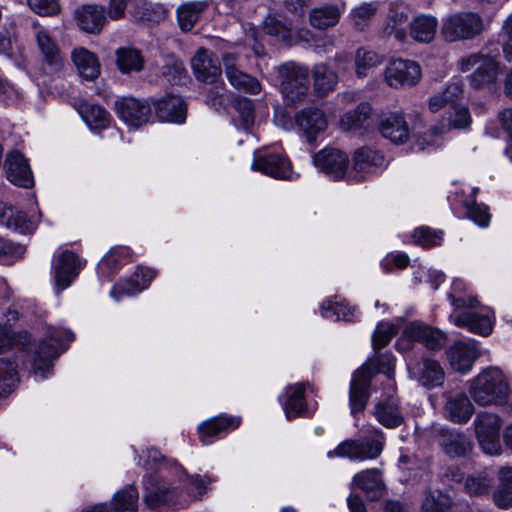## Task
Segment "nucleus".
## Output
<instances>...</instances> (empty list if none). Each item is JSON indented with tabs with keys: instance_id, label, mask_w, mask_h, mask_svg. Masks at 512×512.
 Segmentation results:
<instances>
[{
	"instance_id": "a19ab883",
	"label": "nucleus",
	"mask_w": 512,
	"mask_h": 512,
	"mask_svg": "<svg viewBox=\"0 0 512 512\" xmlns=\"http://www.w3.org/2000/svg\"><path fill=\"white\" fill-rule=\"evenodd\" d=\"M497 507L509 509L512 507V467L504 466L498 471V485L493 493Z\"/></svg>"
},
{
	"instance_id": "393cba45",
	"label": "nucleus",
	"mask_w": 512,
	"mask_h": 512,
	"mask_svg": "<svg viewBox=\"0 0 512 512\" xmlns=\"http://www.w3.org/2000/svg\"><path fill=\"white\" fill-rule=\"evenodd\" d=\"M40 216V212H37V215L27 216L24 212L12 206H0V225L20 234L33 233L36 230Z\"/></svg>"
},
{
	"instance_id": "603ef678",
	"label": "nucleus",
	"mask_w": 512,
	"mask_h": 512,
	"mask_svg": "<svg viewBox=\"0 0 512 512\" xmlns=\"http://www.w3.org/2000/svg\"><path fill=\"white\" fill-rule=\"evenodd\" d=\"M371 107L367 103L359 104L355 110L345 113L340 120V126L343 130H356L364 126L369 119Z\"/></svg>"
},
{
	"instance_id": "c9c22d12",
	"label": "nucleus",
	"mask_w": 512,
	"mask_h": 512,
	"mask_svg": "<svg viewBox=\"0 0 512 512\" xmlns=\"http://www.w3.org/2000/svg\"><path fill=\"white\" fill-rule=\"evenodd\" d=\"M438 27L436 17L430 14H419L409 22L410 37L419 43H430L434 40Z\"/></svg>"
},
{
	"instance_id": "69168bd1",
	"label": "nucleus",
	"mask_w": 512,
	"mask_h": 512,
	"mask_svg": "<svg viewBox=\"0 0 512 512\" xmlns=\"http://www.w3.org/2000/svg\"><path fill=\"white\" fill-rule=\"evenodd\" d=\"M29 340L26 331H18V333H9V331L1 330L0 332V354L12 349L16 345L25 346Z\"/></svg>"
},
{
	"instance_id": "58836bf2",
	"label": "nucleus",
	"mask_w": 512,
	"mask_h": 512,
	"mask_svg": "<svg viewBox=\"0 0 512 512\" xmlns=\"http://www.w3.org/2000/svg\"><path fill=\"white\" fill-rule=\"evenodd\" d=\"M353 483L362 490L369 500H377L383 495L384 484L378 469H367L353 477Z\"/></svg>"
},
{
	"instance_id": "f3484780",
	"label": "nucleus",
	"mask_w": 512,
	"mask_h": 512,
	"mask_svg": "<svg viewBox=\"0 0 512 512\" xmlns=\"http://www.w3.org/2000/svg\"><path fill=\"white\" fill-rule=\"evenodd\" d=\"M117 116L128 126L141 127L151 116V105L148 101L133 97H123L115 102Z\"/></svg>"
},
{
	"instance_id": "423d86ee",
	"label": "nucleus",
	"mask_w": 512,
	"mask_h": 512,
	"mask_svg": "<svg viewBox=\"0 0 512 512\" xmlns=\"http://www.w3.org/2000/svg\"><path fill=\"white\" fill-rule=\"evenodd\" d=\"M384 436L379 430L363 440L348 439L341 442L335 449L327 452L329 459L336 457L348 458L355 461L372 460L379 457L384 447Z\"/></svg>"
},
{
	"instance_id": "774afa93",
	"label": "nucleus",
	"mask_w": 512,
	"mask_h": 512,
	"mask_svg": "<svg viewBox=\"0 0 512 512\" xmlns=\"http://www.w3.org/2000/svg\"><path fill=\"white\" fill-rule=\"evenodd\" d=\"M29 7L41 16H52L59 11L58 0H27Z\"/></svg>"
},
{
	"instance_id": "13d9d810",
	"label": "nucleus",
	"mask_w": 512,
	"mask_h": 512,
	"mask_svg": "<svg viewBox=\"0 0 512 512\" xmlns=\"http://www.w3.org/2000/svg\"><path fill=\"white\" fill-rule=\"evenodd\" d=\"M450 499L440 491H430L427 493L423 504L422 512H448Z\"/></svg>"
},
{
	"instance_id": "0e129e2a",
	"label": "nucleus",
	"mask_w": 512,
	"mask_h": 512,
	"mask_svg": "<svg viewBox=\"0 0 512 512\" xmlns=\"http://www.w3.org/2000/svg\"><path fill=\"white\" fill-rule=\"evenodd\" d=\"M25 247L0 238V262L11 264L23 257Z\"/></svg>"
},
{
	"instance_id": "6e6552de",
	"label": "nucleus",
	"mask_w": 512,
	"mask_h": 512,
	"mask_svg": "<svg viewBox=\"0 0 512 512\" xmlns=\"http://www.w3.org/2000/svg\"><path fill=\"white\" fill-rule=\"evenodd\" d=\"M73 340L74 334L72 331L50 327L46 339L39 346L38 354L40 359H35L34 373L40 375L42 379L46 378L50 373V364L47 363V360L58 357L67 349L66 343H70Z\"/></svg>"
},
{
	"instance_id": "bb28decb",
	"label": "nucleus",
	"mask_w": 512,
	"mask_h": 512,
	"mask_svg": "<svg viewBox=\"0 0 512 512\" xmlns=\"http://www.w3.org/2000/svg\"><path fill=\"white\" fill-rule=\"evenodd\" d=\"M474 413V406L464 392L450 393L446 396L443 414L456 424L467 423Z\"/></svg>"
},
{
	"instance_id": "cd10ccee",
	"label": "nucleus",
	"mask_w": 512,
	"mask_h": 512,
	"mask_svg": "<svg viewBox=\"0 0 512 512\" xmlns=\"http://www.w3.org/2000/svg\"><path fill=\"white\" fill-rule=\"evenodd\" d=\"M304 392V384L297 383L287 386L284 393L279 395L278 399L282 404L285 416L288 420L298 416H310L312 414L306 407Z\"/></svg>"
},
{
	"instance_id": "4d7b16f0",
	"label": "nucleus",
	"mask_w": 512,
	"mask_h": 512,
	"mask_svg": "<svg viewBox=\"0 0 512 512\" xmlns=\"http://www.w3.org/2000/svg\"><path fill=\"white\" fill-rule=\"evenodd\" d=\"M463 206L466 209L468 218L479 227H487L490 223L491 215L489 209L484 204H478L473 199L465 200Z\"/></svg>"
},
{
	"instance_id": "5fc2aeb1",
	"label": "nucleus",
	"mask_w": 512,
	"mask_h": 512,
	"mask_svg": "<svg viewBox=\"0 0 512 512\" xmlns=\"http://www.w3.org/2000/svg\"><path fill=\"white\" fill-rule=\"evenodd\" d=\"M18 382L17 364L14 361L0 360V397L10 393Z\"/></svg>"
},
{
	"instance_id": "4be33fe9",
	"label": "nucleus",
	"mask_w": 512,
	"mask_h": 512,
	"mask_svg": "<svg viewBox=\"0 0 512 512\" xmlns=\"http://www.w3.org/2000/svg\"><path fill=\"white\" fill-rule=\"evenodd\" d=\"M5 171L7 179L15 185L30 188L34 184L33 173L29 162L27 158L17 150L7 154Z\"/></svg>"
},
{
	"instance_id": "a18cd8bd",
	"label": "nucleus",
	"mask_w": 512,
	"mask_h": 512,
	"mask_svg": "<svg viewBox=\"0 0 512 512\" xmlns=\"http://www.w3.org/2000/svg\"><path fill=\"white\" fill-rule=\"evenodd\" d=\"M342 11L336 5H325L314 8L309 13L310 24L317 29L324 30L335 26L341 17Z\"/></svg>"
},
{
	"instance_id": "ea45409f",
	"label": "nucleus",
	"mask_w": 512,
	"mask_h": 512,
	"mask_svg": "<svg viewBox=\"0 0 512 512\" xmlns=\"http://www.w3.org/2000/svg\"><path fill=\"white\" fill-rule=\"evenodd\" d=\"M311 73L313 88L318 96H326L335 89L338 83V75L327 64L319 63L314 65Z\"/></svg>"
},
{
	"instance_id": "aec40b11",
	"label": "nucleus",
	"mask_w": 512,
	"mask_h": 512,
	"mask_svg": "<svg viewBox=\"0 0 512 512\" xmlns=\"http://www.w3.org/2000/svg\"><path fill=\"white\" fill-rule=\"evenodd\" d=\"M348 162L347 155L335 148H324L313 156L314 166L335 180L345 176Z\"/></svg>"
},
{
	"instance_id": "a211bd4d",
	"label": "nucleus",
	"mask_w": 512,
	"mask_h": 512,
	"mask_svg": "<svg viewBox=\"0 0 512 512\" xmlns=\"http://www.w3.org/2000/svg\"><path fill=\"white\" fill-rule=\"evenodd\" d=\"M479 356L478 342L471 338L457 341L447 350L452 369L461 374L468 373Z\"/></svg>"
},
{
	"instance_id": "9b49d317",
	"label": "nucleus",
	"mask_w": 512,
	"mask_h": 512,
	"mask_svg": "<svg viewBox=\"0 0 512 512\" xmlns=\"http://www.w3.org/2000/svg\"><path fill=\"white\" fill-rule=\"evenodd\" d=\"M459 65L462 72L476 68L469 76V83L475 89L484 88L496 82L499 69L498 63L492 57L475 53L463 57Z\"/></svg>"
},
{
	"instance_id": "39448f33",
	"label": "nucleus",
	"mask_w": 512,
	"mask_h": 512,
	"mask_svg": "<svg viewBox=\"0 0 512 512\" xmlns=\"http://www.w3.org/2000/svg\"><path fill=\"white\" fill-rule=\"evenodd\" d=\"M276 72L283 96L293 104L303 102L309 90L308 67L295 62H286L278 66Z\"/></svg>"
},
{
	"instance_id": "0eeeda50",
	"label": "nucleus",
	"mask_w": 512,
	"mask_h": 512,
	"mask_svg": "<svg viewBox=\"0 0 512 512\" xmlns=\"http://www.w3.org/2000/svg\"><path fill=\"white\" fill-rule=\"evenodd\" d=\"M33 29L34 41L41 56V72L48 76L59 75L64 69L65 60L57 41L48 28L37 22L33 23Z\"/></svg>"
},
{
	"instance_id": "20e7f679",
	"label": "nucleus",
	"mask_w": 512,
	"mask_h": 512,
	"mask_svg": "<svg viewBox=\"0 0 512 512\" xmlns=\"http://www.w3.org/2000/svg\"><path fill=\"white\" fill-rule=\"evenodd\" d=\"M191 67L197 80L213 85L207 95V104L215 110L222 108L225 85L223 82H218L221 76L218 59L214 58L208 50L200 48L191 59Z\"/></svg>"
},
{
	"instance_id": "a878e982",
	"label": "nucleus",
	"mask_w": 512,
	"mask_h": 512,
	"mask_svg": "<svg viewBox=\"0 0 512 512\" xmlns=\"http://www.w3.org/2000/svg\"><path fill=\"white\" fill-rule=\"evenodd\" d=\"M77 26L84 32L98 34L106 24V10L101 5L86 4L78 7L74 12Z\"/></svg>"
},
{
	"instance_id": "37998d69",
	"label": "nucleus",
	"mask_w": 512,
	"mask_h": 512,
	"mask_svg": "<svg viewBox=\"0 0 512 512\" xmlns=\"http://www.w3.org/2000/svg\"><path fill=\"white\" fill-rule=\"evenodd\" d=\"M322 317L330 320L351 321L355 315V309L349 306L344 299L328 298L320 305Z\"/></svg>"
},
{
	"instance_id": "473e14b6",
	"label": "nucleus",
	"mask_w": 512,
	"mask_h": 512,
	"mask_svg": "<svg viewBox=\"0 0 512 512\" xmlns=\"http://www.w3.org/2000/svg\"><path fill=\"white\" fill-rule=\"evenodd\" d=\"M408 10L404 7L391 8L387 14L382 33L385 36H393L398 42L404 43L408 39L407 24Z\"/></svg>"
},
{
	"instance_id": "b1692460",
	"label": "nucleus",
	"mask_w": 512,
	"mask_h": 512,
	"mask_svg": "<svg viewBox=\"0 0 512 512\" xmlns=\"http://www.w3.org/2000/svg\"><path fill=\"white\" fill-rule=\"evenodd\" d=\"M222 60L226 77L235 89L250 94H257L261 91V84L255 77L236 68L237 57L235 54L225 53Z\"/></svg>"
},
{
	"instance_id": "79ce46f5",
	"label": "nucleus",
	"mask_w": 512,
	"mask_h": 512,
	"mask_svg": "<svg viewBox=\"0 0 512 512\" xmlns=\"http://www.w3.org/2000/svg\"><path fill=\"white\" fill-rule=\"evenodd\" d=\"M462 96V84L459 80H454L447 85L442 93L434 95L429 99V110L433 113L443 108L451 110V107H454V103L461 99Z\"/></svg>"
},
{
	"instance_id": "f03ea898",
	"label": "nucleus",
	"mask_w": 512,
	"mask_h": 512,
	"mask_svg": "<svg viewBox=\"0 0 512 512\" xmlns=\"http://www.w3.org/2000/svg\"><path fill=\"white\" fill-rule=\"evenodd\" d=\"M395 357L391 353L379 354L375 352V359H370L357 369L350 382L349 404L354 417L362 412L368 400V387L371 379L378 372L387 376L389 381L393 380Z\"/></svg>"
},
{
	"instance_id": "680f3d73",
	"label": "nucleus",
	"mask_w": 512,
	"mask_h": 512,
	"mask_svg": "<svg viewBox=\"0 0 512 512\" xmlns=\"http://www.w3.org/2000/svg\"><path fill=\"white\" fill-rule=\"evenodd\" d=\"M396 334V327L388 322H380L372 336V347L374 352L386 346Z\"/></svg>"
},
{
	"instance_id": "2f4dec72",
	"label": "nucleus",
	"mask_w": 512,
	"mask_h": 512,
	"mask_svg": "<svg viewBox=\"0 0 512 512\" xmlns=\"http://www.w3.org/2000/svg\"><path fill=\"white\" fill-rule=\"evenodd\" d=\"M155 111L161 121L183 123L186 119V103L178 95H168L155 103Z\"/></svg>"
},
{
	"instance_id": "4c0bfd02",
	"label": "nucleus",
	"mask_w": 512,
	"mask_h": 512,
	"mask_svg": "<svg viewBox=\"0 0 512 512\" xmlns=\"http://www.w3.org/2000/svg\"><path fill=\"white\" fill-rule=\"evenodd\" d=\"M71 59L83 78L94 80L100 75L101 66L98 57L88 49L84 47L74 48Z\"/></svg>"
},
{
	"instance_id": "e433bc0d",
	"label": "nucleus",
	"mask_w": 512,
	"mask_h": 512,
	"mask_svg": "<svg viewBox=\"0 0 512 512\" xmlns=\"http://www.w3.org/2000/svg\"><path fill=\"white\" fill-rule=\"evenodd\" d=\"M385 61V56L369 47H359L355 51L354 66L358 78L371 75Z\"/></svg>"
},
{
	"instance_id": "4468645a",
	"label": "nucleus",
	"mask_w": 512,
	"mask_h": 512,
	"mask_svg": "<svg viewBox=\"0 0 512 512\" xmlns=\"http://www.w3.org/2000/svg\"><path fill=\"white\" fill-rule=\"evenodd\" d=\"M251 168L277 179L293 180L297 178L292 171L289 159L279 147L264 152H255Z\"/></svg>"
},
{
	"instance_id": "7c9ffc66",
	"label": "nucleus",
	"mask_w": 512,
	"mask_h": 512,
	"mask_svg": "<svg viewBox=\"0 0 512 512\" xmlns=\"http://www.w3.org/2000/svg\"><path fill=\"white\" fill-rule=\"evenodd\" d=\"M241 424V418L229 415L213 417L199 426V437L202 443L210 444L212 438L227 434Z\"/></svg>"
},
{
	"instance_id": "3c124183",
	"label": "nucleus",
	"mask_w": 512,
	"mask_h": 512,
	"mask_svg": "<svg viewBox=\"0 0 512 512\" xmlns=\"http://www.w3.org/2000/svg\"><path fill=\"white\" fill-rule=\"evenodd\" d=\"M116 64L122 73L139 71L143 66V58L135 49L119 48L116 51Z\"/></svg>"
},
{
	"instance_id": "2eb2a0df",
	"label": "nucleus",
	"mask_w": 512,
	"mask_h": 512,
	"mask_svg": "<svg viewBox=\"0 0 512 512\" xmlns=\"http://www.w3.org/2000/svg\"><path fill=\"white\" fill-rule=\"evenodd\" d=\"M86 261L70 250L61 251L54 260L52 275L58 293L68 288L85 266Z\"/></svg>"
},
{
	"instance_id": "ddd939ff",
	"label": "nucleus",
	"mask_w": 512,
	"mask_h": 512,
	"mask_svg": "<svg viewBox=\"0 0 512 512\" xmlns=\"http://www.w3.org/2000/svg\"><path fill=\"white\" fill-rule=\"evenodd\" d=\"M384 81L393 89L410 88L419 83L422 77L420 65L409 59H392L384 69Z\"/></svg>"
},
{
	"instance_id": "c85d7f7f",
	"label": "nucleus",
	"mask_w": 512,
	"mask_h": 512,
	"mask_svg": "<svg viewBox=\"0 0 512 512\" xmlns=\"http://www.w3.org/2000/svg\"><path fill=\"white\" fill-rule=\"evenodd\" d=\"M381 135L393 144L401 145L410 138V129L405 117L400 112H392L382 117L379 124Z\"/></svg>"
},
{
	"instance_id": "864d4df0",
	"label": "nucleus",
	"mask_w": 512,
	"mask_h": 512,
	"mask_svg": "<svg viewBox=\"0 0 512 512\" xmlns=\"http://www.w3.org/2000/svg\"><path fill=\"white\" fill-rule=\"evenodd\" d=\"M377 10L378 5L375 2L362 3L361 5L353 8L349 17L355 29L364 31L370 25Z\"/></svg>"
},
{
	"instance_id": "c756f323",
	"label": "nucleus",
	"mask_w": 512,
	"mask_h": 512,
	"mask_svg": "<svg viewBox=\"0 0 512 512\" xmlns=\"http://www.w3.org/2000/svg\"><path fill=\"white\" fill-rule=\"evenodd\" d=\"M402 337L409 341L422 343L430 349L439 348L445 343V336L442 332L422 322H411L407 324Z\"/></svg>"
},
{
	"instance_id": "9d476101",
	"label": "nucleus",
	"mask_w": 512,
	"mask_h": 512,
	"mask_svg": "<svg viewBox=\"0 0 512 512\" xmlns=\"http://www.w3.org/2000/svg\"><path fill=\"white\" fill-rule=\"evenodd\" d=\"M471 123V116L466 106L459 105L457 102L454 103V107L449 110V118L447 123L441 124V126H434L430 129L429 133L423 137H418L415 141V145L419 151L430 152L437 149L440 146L438 135L443 134L450 128L462 129L466 128Z\"/></svg>"
},
{
	"instance_id": "de8ad7c7",
	"label": "nucleus",
	"mask_w": 512,
	"mask_h": 512,
	"mask_svg": "<svg viewBox=\"0 0 512 512\" xmlns=\"http://www.w3.org/2000/svg\"><path fill=\"white\" fill-rule=\"evenodd\" d=\"M207 6L205 1H192L180 5L177 9V17L181 30H192Z\"/></svg>"
},
{
	"instance_id": "f257e3e1",
	"label": "nucleus",
	"mask_w": 512,
	"mask_h": 512,
	"mask_svg": "<svg viewBox=\"0 0 512 512\" xmlns=\"http://www.w3.org/2000/svg\"><path fill=\"white\" fill-rule=\"evenodd\" d=\"M467 290L468 286L462 279L452 282L448 299L454 309L449 315V321L456 327L487 336L493 330L494 313L487 307H479L476 298L466 295Z\"/></svg>"
},
{
	"instance_id": "e2e57ef3",
	"label": "nucleus",
	"mask_w": 512,
	"mask_h": 512,
	"mask_svg": "<svg viewBox=\"0 0 512 512\" xmlns=\"http://www.w3.org/2000/svg\"><path fill=\"white\" fill-rule=\"evenodd\" d=\"M263 31L265 34L276 37L283 42H288L291 37V26L280 22L275 17H268L265 20Z\"/></svg>"
},
{
	"instance_id": "052dcab7",
	"label": "nucleus",
	"mask_w": 512,
	"mask_h": 512,
	"mask_svg": "<svg viewBox=\"0 0 512 512\" xmlns=\"http://www.w3.org/2000/svg\"><path fill=\"white\" fill-rule=\"evenodd\" d=\"M492 480L486 473H479L467 477L465 481V490L470 495L487 494L491 488Z\"/></svg>"
},
{
	"instance_id": "72a5a7b5",
	"label": "nucleus",
	"mask_w": 512,
	"mask_h": 512,
	"mask_svg": "<svg viewBox=\"0 0 512 512\" xmlns=\"http://www.w3.org/2000/svg\"><path fill=\"white\" fill-rule=\"evenodd\" d=\"M395 391L394 386H390L388 398L379 401L375 406L376 419L387 428H395L402 424L404 418L398 406V401L392 397Z\"/></svg>"
},
{
	"instance_id": "f704fd0d",
	"label": "nucleus",
	"mask_w": 512,
	"mask_h": 512,
	"mask_svg": "<svg viewBox=\"0 0 512 512\" xmlns=\"http://www.w3.org/2000/svg\"><path fill=\"white\" fill-rule=\"evenodd\" d=\"M438 441L444 453L453 458L466 456L472 449L470 439L454 430H442Z\"/></svg>"
},
{
	"instance_id": "09e8293b",
	"label": "nucleus",
	"mask_w": 512,
	"mask_h": 512,
	"mask_svg": "<svg viewBox=\"0 0 512 512\" xmlns=\"http://www.w3.org/2000/svg\"><path fill=\"white\" fill-rule=\"evenodd\" d=\"M128 258L129 249L127 247H113L98 264V271L102 276L114 273L128 261Z\"/></svg>"
},
{
	"instance_id": "338daca9",
	"label": "nucleus",
	"mask_w": 512,
	"mask_h": 512,
	"mask_svg": "<svg viewBox=\"0 0 512 512\" xmlns=\"http://www.w3.org/2000/svg\"><path fill=\"white\" fill-rule=\"evenodd\" d=\"M500 36L503 38L504 57L512 62V12L503 21Z\"/></svg>"
},
{
	"instance_id": "bf43d9fd",
	"label": "nucleus",
	"mask_w": 512,
	"mask_h": 512,
	"mask_svg": "<svg viewBox=\"0 0 512 512\" xmlns=\"http://www.w3.org/2000/svg\"><path fill=\"white\" fill-rule=\"evenodd\" d=\"M413 239L417 245L430 248L441 244L443 233L429 227H420L414 230Z\"/></svg>"
},
{
	"instance_id": "c03bdc74",
	"label": "nucleus",
	"mask_w": 512,
	"mask_h": 512,
	"mask_svg": "<svg viewBox=\"0 0 512 512\" xmlns=\"http://www.w3.org/2000/svg\"><path fill=\"white\" fill-rule=\"evenodd\" d=\"M139 494L135 485H126L114 493L111 498L113 512H136Z\"/></svg>"
},
{
	"instance_id": "5701e85b",
	"label": "nucleus",
	"mask_w": 512,
	"mask_h": 512,
	"mask_svg": "<svg viewBox=\"0 0 512 512\" xmlns=\"http://www.w3.org/2000/svg\"><path fill=\"white\" fill-rule=\"evenodd\" d=\"M154 277L155 272L152 269L139 267L130 278L115 284L110 295L116 301L134 296L148 288Z\"/></svg>"
},
{
	"instance_id": "6e6d98bb",
	"label": "nucleus",
	"mask_w": 512,
	"mask_h": 512,
	"mask_svg": "<svg viewBox=\"0 0 512 512\" xmlns=\"http://www.w3.org/2000/svg\"><path fill=\"white\" fill-rule=\"evenodd\" d=\"M236 115L233 121L238 129L248 131L254 123L253 103L249 99H241L235 105Z\"/></svg>"
},
{
	"instance_id": "f8f14e48",
	"label": "nucleus",
	"mask_w": 512,
	"mask_h": 512,
	"mask_svg": "<svg viewBox=\"0 0 512 512\" xmlns=\"http://www.w3.org/2000/svg\"><path fill=\"white\" fill-rule=\"evenodd\" d=\"M501 425L502 420L495 413L481 412L476 416L474 420L475 433L484 453L491 456L501 454L502 446L499 439Z\"/></svg>"
},
{
	"instance_id": "412c9836",
	"label": "nucleus",
	"mask_w": 512,
	"mask_h": 512,
	"mask_svg": "<svg viewBox=\"0 0 512 512\" xmlns=\"http://www.w3.org/2000/svg\"><path fill=\"white\" fill-rule=\"evenodd\" d=\"M385 166L384 156L377 150L368 147H362L355 151L353 156V166L349 177L356 181L377 172L378 169Z\"/></svg>"
},
{
	"instance_id": "49530a36",
	"label": "nucleus",
	"mask_w": 512,
	"mask_h": 512,
	"mask_svg": "<svg viewBox=\"0 0 512 512\" xmlns=\"http://www.w3.org/2000/svg\"><path fill=\"white\" fill-rule=\"evenodd\" d=\"M419 383L427 388H434L443 383L444 372L438 362L424 359L416 372Z\"/></svg>"
},
{
	"instance_id": "8fccbe9b",
	"label": "nucleus",
	"mask_w": 512,
	"mask_h": 512,
	"mask_svg": "<svg viewBox=\"0 0 512 512\" xmlns=\"http://www.w3.org/2000/svg\"><path fill=\"white\" fill-rule=\"evenodd\" d=\"M80 114L90 129H105L110 124V114L101 106L86 104Z\"/></svg>"
},
{
	"instance_id": "7ed1b4c3",
	"label": "nucleus",
	"mask_w": 512,
	"mask_h": 512,
	"mask_svg": "<svg viewBox=\"0 0 512 512\" xmlns=\"http://www.w3.org/2000/svg\"><path fill=\"white\" fill-rule=\"evenodd\" d=\"M469 393L478 405H501L509 395L507 378L498 368L485 369L470 381Z\"/></svg>"
},
{
	"instance_id": "1a4fd4ad",
	"label": "nucleus",
	"mask_w": 512,
	"mask_h": 512,
	"mask_svg": "<svg viewBox=\"0 0 512 512\" xmlns=\"http://www.w3.org/2000/svg\"><path fill=\"white\" fill-rule=\"evenodd\" d=\"M484 29L482 18L474 12H460L443 20L441 33L445 40L455 42L478 36Z\"/></svg>"
},
{
	"instance_id": "dca6fc26",
	"label": "nucleus",
	"mask_w": 512,
	"mask_h": 512,
	"mask_svg": "<svg viewBox=\"0 0 512 512\" xmlns=\"http://www.w3.org/2000/svg\"><path fill=\"white\" fill-rule=\"evenodd\" d=\"M161 469L147 474L143 479L144 504L150 509L158 508L165 504L178 503L176 499V491L166 486L160 473Z\"/></svg>"
},
{
	"instance_id": "6ab92c4d",
	"label": "nucleus",
	"mask_w": 512,
	"mask_h": 512,
	"mask_svg": "<svg viewBox=\"0 0 512 512\" xmlns=\"http://www.w3.org/2000/svg\"><path fill=\"white\" fill-rule=\"evenodd\" d=\"M295 123L298 130L310 144H314L317 136L323 133L328 126L324 111L316 107H307L300 110L295 115Z\"/></svg>"
}]
</instances>
